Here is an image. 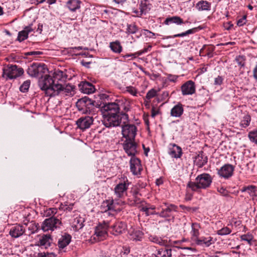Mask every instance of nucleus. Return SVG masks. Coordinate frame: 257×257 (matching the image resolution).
<instances>
[{
  "instance_id": "obj_1",
  "label": "nucleus",
  "mask_w": 257,
  "mask_h": 257,
  "mask_svg": "<svg viewBox=\"0 0 257 257\" xmlns=\"http://www.w3.org/2000/svg\"><path fill=\"white\" fill-rule=\"evenodd\" d=\"M122 103V100H116L114 102L106 103L101 107L102 122L106 127L119 126L118 115Z\"/></svg>"
},
{
  "instance_id": "obj_2",
  "label": "nucleus",
  "mask_w": 257,
  "mask_h": 257,
  "mask_svg": "<svg viewBox=\"0 0 257 257\" xmlns=\"http://www.w3.org/2000/svg\"><path fill=\"white\" fill-rule=\"evenodd\" d=\"M39 86L45 94L50 97L60 95L62 84L54 82L51 79V76L45 75L42 80L39 82Z\"/></svg>"
},
{
  "instance_id": "obj_3",
  "label": "nucleus",
  "mask_w": 257,
  "mask_h": 257,
  "mask_svg": "<svg viewBox=\"0 0 257 257\" xmlns=\"http://www.w3.org/2000/svg\"><path fill=\"white\" fill-rule=\"evenodd\" d=\"M212 182V178L210 175L207 173H203L197 176L195 182L189 181L187 184V188L193 191H198L200 189H205L209 187Z\"/></svg>"
},
{
  "instance_id": "obj_4",
  "label": "nucleus",
  "mask_w": 257,
  "mask_h": 257,
  "mask_svg": "<svg viewBox=\"0 0 257 257\" xmlns=\"http://www.w3.org/2000/svg\"><path fill=\"white\" fill-rule=\"evenodd\" d=\"M24 70L21 67H18L16 65L8 64L3 69L2 77L6 80L15 79L22 76Z\"/></svg>"
},
{
  "instance_id": "obj_5",
  "label": "nucleus",
  "mask_w": 257,
  "mask_h": 257,
  "mask_svg": "<svg viewBox=\"0 0 257 257\" xmlns=\"http://www.w3.org/2000/svg\"><path fill=\"white\" fill-rule=\"evenodd\" d=\"M130 182L127 178L124 175H121L118 179V182L114 188V193L118 198L123 197L124 194L126 192Z\"/></svg>"
},
{
  "instance_id": "obj_6",
  "label": "nucleus",
  "mask_w": 257,
  "mask_h": 257,
  "mask_svg": "<svg viewBox=\"0 0 257 257\" xmlns=\"http://www.w3.org/2000/svg\"><path fill=\"white\" fill-rule=\"evenodd\" d=\"M163 204L165 206L164 207L163 205H160L157 208L158 210H161V211L157 212V215L162 218L174 219V216L173 212L177 211V206L172 204H168L166 202L163 203Z\"/></svg>"
},
{
  "instance_id": "obj_7",
  "label": "nucleus",
  "mask_w": 257,
  "mask_h": 257,
  "mask_svg": "<svg viewBox=\"0 0 257 257\" xmlns=\"http://www.w3.org/2000/svg\"><path fill=\"white\" fill-rule=\"evenodd\" d=\"M137 127L134 124H126L121 126V133L125 140L135 141Z\"/></svg>"
},
{
  "instance_id": "obj_8",
  "label": "nucleus",
  "mask_w": 257,
  "mask_h": 257,
  "mask_svg": "<svg viewBox=\"0 0 257 257\" xmlns=\"http://www.w3.org/2000/svg\"><path fill=\"white\" fill-rule=\"evenodd\" d=\"M61 224V221L60 219L54 217H51L46 219L41 225V229L44 231L49 230L53 231L57 228H59Z\"/></svg>"
},
{
  "instance_id": "obj_9",
  "label": "nucleus",
  "mask_w": 257,
  "mask_h": 257,
  "mask_svg": "<svg viewBox=\"0 0 257 257\" xmlns=\"http://www.w3.org/2000/svg\"><path fill=\"white\" fill-rule=\"evenodd\" d=\"M110 220H104L102 222H99L95 228V234L98 237V239L102 240L107 234V229L109 226Z\"/></svg>"
},
{
  "instance_id": "obj_10",
  "label": "nucleus",
  "mask_w": 257,
  "mask_h": 257,
  "mask_svg": "<svg viewBox=\"0 0 257 257\" xmlns=\"http://www.w3.org/2000/svg\"><path fill=\"white\" fill-rule=\"evenodd\" d=\"M76 106L79 111H81L84 113L90 114L93 108V104L91 99L88 98L84 97L79 99L76 103Z\"/></svg>"
},
{
  "instance_id": "obj_11",
  "label": "nucleus",
  "mask_w": 257,
  "mask_h": 257,
  "mask_svg": "<svg viewBox=\"0 0 257 257\" xmlns=\"http://www.w3.org/2000/svg\"><path fill=\"white\" fill-rule=\"evenodd\" d=\"M130 170L133 174L134 175H141L143 170L141 160L136 157H132L130 161Z\"/></svg>"
},
{
  "instance_id": "obj_12",
  "label": "nucleus",
  "mask_w": 257,
  "mask_h": 257,
  "mask_svg": "<svg viewBox=\"0 0 257 257\" xmlns=\"http://www.w3.org/2000/svg\"><path fill=\"white\" fill-rule=\"evenodd\" d=\"M93 118L91 116H83L76 121V124L81 130H85L90 127L93 123Z\"/></svg>"
},
{
  "instance_id": "obj_13",
  "label": "nucleus",
  "mask_w": 257,
  "mask_h": 257,
  "mask_svg": "<svg viewBox=\"0 0 257 257\" xmlns=\"http://www.w3.org/2000/svg\"><path fill=\"white\" fill-rule=\"evenodd\" d=\"M181 91L183 95H192L195 93L196 85L192 80H188L183 84L181 87Z\"/></svg>"
},
{
  "instance_id": "obj_14",
  "label": "nucleus",
  "mask_w": 257,
  "mask_h": 257,
  "mask_svg": "<svg viewBox=\"0 0 257 257\" xmlns=\"http://www.w3.org/2000/svg\"><path fill=\"white\" fill-rule=\"evenodd\" d=\"M123 148L128 156L135 157L137 153V144L134 141L125 140L123 143Z\"/></svg>"
},
{
  "instance_id": "obj_15",
  "label": "nucleus",
  "mask_w": 257,
  "mask_h": 257,
  "mask_svg": "<svg viewBox=\"0 0 257 257\" xmlns=\"http://www.w3.org/2000/svg\"><path fill=\"white\" fill-rule=\"evenodd\" d=\"M234 170L232 165L225 164L218 170V174L222 178L228 179L232 176Z\"/></svg>"
},
{
  "instance_id": "obj_16",
  "label": "nucleus",
  "mask_w": 257,
  "mask_h": 257,
  "mask_svg": "<svg viewBox=\"0 0 257 257\" xmlns=\"http://www.w3.org/2000/svg\"><path fill=\"white\" fill-rule=\"evenodd\" d=\"M215 242V240L213 237L209 235L206 236H201L199 237L195 243L199 246L203 247H209L211 245L213 244Z\"/></svg>"
},
{
  "instance_id": "obj_17",
  "label": "nucleus",
  "mask_w": 257,
  "mask_h": 257,
  "mask_svg": "<svg viewBox=\"0 0 257 257\" xmlns=\"http://www.w3.org/2000/svg\"><path fill=\"white\" fill-rule=\"evenodd\" d=\"M111 233L114 235H119L126 229V224L122 221H117L111 227Z\"/></svg>"
},
{
  "instance_id": "obj_18",
  "label": "nucleus",
  "mask_w": 257,
  "mask_h": 257,
  "mask_svg": "<svg viewBox=\"0 0 257 257\" xmlns=\"http://www.w3.org/2000/svg\"><path fill=\"white\" fill-rule=\"evenodd\" d=\"M168 154L173 158H180L182 155V150L180 147L175 144H170L169 146Z\"/></svg>"
},
{
  "instance_id": "obj_19",
  "label": "nucleus",
  "mask_w": 257,
  "mask_h": 257,
  "mask_svg": "<svg viewBox=\"0 0 257 257\" xmlns=\"http://www.w3.org/2000/svg\"><path fill=\"white\" fill-rule=\"evenodd\" d=\"M207 157L202 151L198 152L194 159V163L198 168H202L207 163Z\"/></svg>"
},
{
  "instance_id": "obj_20",
  "label": "nucleus",
  "mask_w": 257,
  "mask_h": 257,
  "mask_svg": "<svg viewBox=\"0 0 257 257\" xmlns=\"http://www.w3.org/2000/svg\"><path fill=\"white\" fill-rule=\"evenodd\" d=\"M25 232V227L20 224H16L11 227L9 234L13 238H18L22 236Z\"/></svg>"
},
{
  "instance_id": "obj_21",
  "label": "nucleus",
  "mask_w": 257,
  "mask_h": 257,
  "mask_svg": "<svg viewBox=\"0 0 257 257\" xmlns=\"http://www.w3.org/2000/svg\"><path fill=\"white\" fill-rule=\"evenodd\" d=\"M80 91L86 94H91L94 92L95 88L90 83L86 81H82L79 84Z\"/></svg>"
},
{
  "instance_id": "obj_22",
  "label": "nucleus",
  "mask_w": 257,
  "mask_h": 257,
  "mask_svg": "<svg viewBox=\"0 0 257 257\" xmlns=\"http://www.w3.org/2000/svg\"><path fill=\"white\" fill-rule=\"evenodd\" d=\"M32 24L26 26L24 30L20 31L18 35L17 40L20 42L24 41L28 38L29 34L33 32Z\"/></svg>"
},
{
  "instance_id": "obj_23",
  "label": "nucleus",
  "mask_w": 257,
  "mask_h": 257,
  "mask_svg": "<svg viewBox=\"0 0 257 257\" xmlns=\"http://www.w3.org/2000/svg\"><path fill=\"white\" fill-rule=\"evenodd\" d=\"M82 2L80 0H68L65 4V7L71 12H75L81 8Z\"/></svg>"
},
{
  "instance_id": "obj_24",
  "label": "nucleus",
  "mask_w": 257,
  "mask_h": 257,
  "mask_svg": "<svg viewBox=\"0 0 257 257\" xmlns=\"http://www.w3.org/2000/svg\"><path fill=\"white\" fill-rule=\"evenodd\" d=\"M183 105L181 102H178L174 105L170 111L171 116L175 117H180L184 113Z\"/></svg>"
},
{
  "instance_id": "obj_25",
  "label": "nucleus",
  "mask_w": 257,
  "mask_h": 257,
  "mask_svg": "<svg viewBox=\"0 0 257 257\" xmlns=\"http://www.w3.org/2000/svg\"><path fill=\"white\" fill-rule=\"evenodd\" d=\"M67 75L65 73L61 70H56L51 76V79L54 82L61 83L63 82L67 79Z\"/></svg>"
},
{
  "instance_id": "obj_26",
  "label": "nucleus",
  "mask_w": 257,
  "mask_h": 257,
  "mask_svg": "<svg viewBox=\"0 0 257 257\" xmlns=\"http://www.w3.org/2000/svg\"><path fill=\"white\" fill-rule=\"evenodd\" d=\"M75 87L74 85L69 84L65 86L62 85V88L60 95L62 96H72L75 94Z\"/></svg>"
},
{
  "instance_id": "obj_27",
  "label": "nucleus",
  "mask_w": 257,
  "mask_h": 257,
  "mask_svg": "<svg viewBox=\"0 0 257 257\" xmlns=\"http://www.w3.org/2000/svg\"><path fill=\"white\" fill-rule=\"evenodd\" d=\"M42 69V66L40 64L34 63L28 69V74L32 77H38L40 71Z\"/></svg>"
},
{
  "instance_id": "obj_28",
  "label": "nucleus",
  "mask_w": 257,
  "mask_h": 257,
  "mask_svg": "<svg viewBox=\"0 0 257 257\" xmlns=\"http://www.w3.org/2000/svg\"><path fill=\"white\" fill-rule=\"evenodd\" d=\"M195 8L199 12H208L211 10V4L208 1L201 0L196 4Z\"/></svg>"
},
{
  "instance_id": "obj_29",
  "label": "nucleus",
  "mask_w": 257,
  "mask_h": 257,
  "mask_svg": "<svg viewBox=\"0 0 257 257\" xmlns=\"http://www.w3.org/2000/svg\"><path fill=\"white\" fill-rule=\"evenodd\" d=\"M152 5L150 3L149 0H141L139 4L140 12L141 13V16L144 14L146 15L151 9Z\"/></svg>"
},
{
  "instance_id": "obj_30",
  "label": "nucleus",
  "mask_w": 257,
  "mask_h": 257,
  "mask_svg": "<svg viewBox=\"0 0 257 257\" xmlns=\"http://www.w3.org/2000/svg\"><path fill=\"white\" fill-rule=\"evenodd\" d=\"M201 228V225L198 223H192L191 224V239L194 242L199 237V229Z\"/></svg>"
},
{
  "instance_id": "obj_31",
  "label": "nucleus",
  "mask_w": 257,
  "mask_h": 257,
  "mask_svg": "<svg viewBox=\"0 0 257 257\" xmlns=\"http://www.w3.org/2000/svg\"><path fill=\"white\" fill-rule=\"evenodd\" d=\"M152 257H172V250L171 249L160 248L157 249L152 255Z\"/></svg>"
},
{
  "instance_id": "obj_32",
  "label": "nucleus",
  "mask_w": 257,
  "mask_h": 257,
  "mask_svg": "<svg viewBox=\"0 0 257 257\" xmlns=\"http://www.w3.org/2000/svg\"><path fill=\"white\" fill-rule=\"evenodd\" d=\"M105 203L106 204L107 211L114 212L116 214L122 210V207L117 206L116 203L115 202L113 199L106 200Z\"/></svg>"
},
{
  "instance_id": "obj_33",
  "label": "nucleus",
  "mask_w": 257,
  "mask_h": 257,
  "mask_svg": "<svg viewBox=\"0 0 257 257\" xmlns=\"http://www.w3.org/2000/svg\"><path fill=\"white\" fill-rule=\"evenodd\" d=\"M71 236L68 234H65L59 238L58 242L60 248H64L67 246L71 241Z\"/></svg>"
},
{
  "instance_id": "obj_34",
  "label": "nucleus",
  "mask_w": 257,
  "mask_h": 257,
  "mask_svg": "<svg viewBox=\"0 0 257 257\" xmlns=\"http://www.w3.org/2000/svg\"><path fill=\"white\" fill-rule=\"evenodd\" d=\"M164 24L169 25L171 24L174 23L177 25H180L184 23L183 20L179 16H173L171 17L167 18L164 22Z\"/></svg>"
},
{
  "instance_id": "obj_35",
  "label": "nucleus",
  "mask_w": 257,
  "mask_h": 257,
  "mask_svg": "<svg viewBox=\"0 0 257 257\" xmlns=\"http://www.w3.org/2000/svg\"><path fill=\"white\" fill-rule=\"evenodd\" d=\"M84 219L80 216H76L71 222L72 227L75 230H78L83 226Z\"/></svg>"
},
{
  "instance_id": "obj_36",
  "label": "nucleus",
  "mask_w": 257,
  "mask_h": 257,
  "mask_svg": "<svg viewBox=\"0 0 257 257\" xmlns=\"http://www.w3.org/2000/svg\"><path fill=\"white\" fill-rule=\"evenodd\" d=\"M109 48L115 53L119 54L122 51V47L120 42L118 40L110 42L109 43Z\"/></svg>"
},
{
  "instance_id": "obj_37",
  "label": "nucleus",
  "mask_w": 257,
  "mask_h": 257,
  "mask_svg": "<svg viewBox=\"0 0 257 257\" xmlns=\"http://www.w3.org/2000/svg\"><path fill=\"white\" fill-rule=\"evenodd\" d=\"M52 239L50 235L45 234L39 239V243L41 246H44L45 248L49 247L52 242Z\"/></svg>"
},
{
  "instance_id": "obj_38",
  "label": "nucleus",
  "mask_w": 257,
  "mask_h": 257,
  "mask_svg": "<svg viewBox=\"0 0 257 257\" xmlns=\"http://www.w3.org/2000/svg\"><path fill=\"white\" fill-rule=\"evenodd\" d=\"M241 192H246L251 197H254L256 195V188L254 185H248L244 186L241 189Z\"/></svg>"
},
{
  "instance_id": "obj_39",
  "label": "nucleus",
  "mask_w": 257,
  "mask_h": 257,
  "mask_svg": "<svg viewBox=\"0 0 257 257\" xmlns=\"http://www.w3.org/2000/svg\"><path fill=\"white\" fill-rule=\"evenodd\" d=\"M202 28L199 26L197 28H193L192 29L188 30L187 31L180 33L178 34H175L173 36L171 37V38H176V37H183L184 36H186L187 35H188L189 34H194L198 31V30H201Z\"/></svg>"
},
{
  "instance_id": "obj_40",
  "label": "nucleus",
  "mask_w": 257,
  "mask_h": 257,
  "mask_svg": "<svg viewBox=\"0 0 257 257\" xmlns=\"http://www.w3.org/2000/svg\"><path fill=\"white\" fill-rule=\"evenodd\" d=\"M150 239L152 242L162 246H168L173 244L172 242L168 243L167 240L163 239L157 236H151Z\"/></svg>"
},
{
  "instance_id": "obj_41",
  "label": "nucleus",
  "mask_w": 257,
  "mask_h": 257,
  "mask_svg": "<svg viewBox=\"0 0 257 257\" xmlns=\"http://www.w3.org/2000/svg\"><path fill=\"white\" fill-rule=\"evenodd\" d=\"M118 121L119 125L121 124L125 125L128 123V115L125 113H121L120 115H118Z\"/></svg>"
},
{
  "instance_id": "obj_42",
  "label": "nucleus",
  "mask_w": 257,
  "mask_h": 257,
  "mask_svg": "<svg viewBox=\"0 0 257 257\" xmlns=\"http://www.w3.org/2000/svg\"><path fill=\"white\" fill-rule=\"evenodd\" d=\"M139 28L135 23L127 25L126 33L127 35H131L137 33L139 31Z\"/></svg>"
},
{
  "instance_id": "obj_43",
  "label": "nucleus",
  "mask_w": 257,
  "mask_h": 257,
  "mask_svg": "<svg viewBox=\"0 0 257 257\" xmlns=\"http://www.w3.org/2000/svg\"><path fill=\"white\" fill-rule=\"evenodd\" d=\"M251 121V117L249 115L246 114L243 116L240 122V125L243 128L248 126Z\"/></svg>"
},
{
  "instance_id": "obj_44",
  "label": "nucleus",
  "mask_w": 257,
  "mask_h": 257,
  "mask_svg": "<svg viewBox=\"0 0 257 257\" xmlns=\"http://www.w3.org/2000/svg\"><path fill=\"white\" fill-rule=\"evenodd\" d=\"M140 56L138 52L132 54H122L121 57L123 59V61L133 60L136 59L138 56Z\"/></svg>"
},
{
  "instance_id": "obj_45",
  "label": "nucleus",
  "mask_w": 257,
  "mask_h": 257,
  "mask_svg": "<svg viewBox=\"0 0 257 257\" xmlns=\"http://www.w3.org/2000/svg\"><path fill=\"white\" fill-rule=\"evenodd\" d=\"M39 228V224L34 222H31L29 224L28 230L30 234H33L37 231Z\"/></svg>"
},
{
  "instance_id": "obj_46",
  "label": "nucleus",
  "mask_w": 257,
  "mask_h": 257,
  "mask_svg": "<svg viewBox=\"0 0 257 257\" xmlns=\"http://www.w3.org/2000/svg\"><path fill=\"white\" fill-rule=\"evenodd\" d=\"M240 239L241 240L247 241L248 244L251 245L253 239V236L251 234L248 233L246 234L241 235L240 236Z\"/></svg>"
},
{
  "instance_id": "obj_47",
  "label": "nucleus",
  "mask_w": 257,
  "mask_h": 257,
  "mask_svg": "<svg viewBox=\"0 0 257 257\" xmlns=\"http://www.w3.org/2000/svg\"><path fill=\"white\" fill-rule=\"evenodd\" d=\"M248 136L251 142L257 144V129L250 132Z\"/></svg>"
},
{
  "instance_id": "obj_48",
  "label": "nucleus",
  "mask_w": 257,
  "mask_h": 257,
  "mask_svg": "<svg viewBox=\"0 0 257 257\" xmlns=\"http://www.w3.org/2000/svg\"><path fill=\"white\" fill-rule=\"evenodd\" d=\"M135 5V3L132 4V5L130 7V10L132 13L134 14L133 16L134 17H141V13L140 12L139 9H138L137 8H136Z\"/></svg>"
},
{
  "instance_id": "obj_49",
  "label": "nucleus",
  "mask_w": 257,
  "mask_h": 257,
  "mask_svg": "<svg viewBox=\"0 0 257 257\" xmlns=\"http://www.w3.org/2000/svg\"><path fill=\"white\" fill-rule=\"evenodd\" d=\"M128 202L131 206H134L137 204H139L141 202L140 198L138 196H133L132 198L128 199Z\"/></svg>"
},
{
  "instance_id": "obj_50",
  "label": "nucleus",
  "mask_w": 257,
  "mask_h": 257,
  "mask_svg": "<svg viewBox=\"0 0 257 257\" xmlns=\"http://www.w3.org/2000/svg\"><path fill=\"white\" fill-rule=\"evenodd\" d=\"M231 230L229 228L225 227L221 228V229L217 230V234L219 235L222 236L229 234L231 233Z\"/></svg>"
},
{
  "instance_id": "obj_51",
  "label": "nucleus",
  "mask_w": 257,
  "mask_h": 257,
  "mask_svg": "<svg viewBox=\"0 0 257 257\" xmlns=\"http://www.w3.org/2000/svg\"><path fill=\"white\" fill-rule=\"evenodd\" d=\"M73 203H70L69 204H61L60 207V209H62L64 211L70 212L73 209Z\"/></svg>"
},
{
  "instance_id": "obj_52",
  "label": "nucleus",
  "mask_w": 257,
  "mask_h": 257,
  "mask_svg": "<svg viewBox=\"0 0 257 257\" xmlns=\"http://www.w3.org/2000/svg\"><path fill=\"white\" fill-rule=\"evenodd\" d=\"M235 61L239 66L241 67H244L245 63V57L244 56H238L236 57Z\"/></svg>"
},
{
  "instance_id": "obj_53",
  "label": "nucleus",
  "mask_w": 257,
  "mask_h": 257,
  "mask_svg": "<svg viewBox=\"0 0 257 257\" xmlns=\"http://www.w3.org/2000/svg\"><path fill=\"white\" fill-rule=\"evenodd\" d=\"M30 85V81H25L22 85L20 87V90L22 92H27Z\"/></svg>"
},
{
  "instance_id": "obj_54",
  "label": "nucleus",
  "mask_w": 257,
  "mask_h": 257,
  "mask_svg": "<svg viewBox=\"0 0 257 257\" xmlns=\"http://www.w3.org/2000/svg\"><path fill=\"white\" fill-rule=\"evenodd\" d=\"M157 94V91L152 88L147 93L146 97L147 99H151V98L155 97Z\"/></svg>"
},
{
  "instance_id": "obj_55",
  "label": "nucleus",
  "mask_w": 257,
  "mask_h": 257,
  "mask_svg": "<svg viewBox=\"0 0 257 257\" xmlns=\"http://www.w3.org/2000/svg\"><path fill=\"white\" fill-rule=\"evenodd\" d=\"M217 190L223 196L228 197L229 196V191L224 187H218Z\"/></svg>"
},
{
  "instance_id": "obj_56",
  "label": "nucleus",
  "mask_w": 257,
  "mask_h": 257,
  "mask_svg": "<svg viewBox=\"0 0 257 257\" xmlns=\"http://www.w3.org/2000/svg\"><path fill=\"white\" fill-rule=\"evenodd\" d=\"M126 91L133 96H136L138 93L137 89L132 86H127Z\"/></svg>"
},
{
  "instance_id": "obj_57",
  "label": "nucleus",
  "mask_w": 257,
  "mask_h": 257,
  "mask_svg": "<svg viewBox=\"0 0 257 257\" xmlns=\"http://www.w3.org/2000/svg\"><path fill=\"white\" fill-rule=\"evenodd\" d=\"M57 212V209L56 208H49L46 211V214L47 216H52L54 217V215Z\"/></svg>"
},
{
  "instance_id": "obj_58",
  "label": "nucleus",
  "mask_w": 257,
  "mask_h": 257,
  "mask_svg": "<svg viewBox=\"0 0 257 257\" xmlns=\"http://www.w3.org/2000/svg\"><path fill=\"white\" fill-rule=\"evenodd\" d=\"M167 79H165V82H166L167 80H168L170 82H175L177 81V80L178 78V76L177 75H172L171 74H167Z\"/></svg>"
},
{
  "instance_id": "obj_59",
  "label": "nucleus",
  "mask_w": 257,
  "mask_h": 257,
  "mask_svg": "<svg viewBox=\"0 0 257 257\" xmlns=\"http://www.w3.org/2000/svg\"><path fill=\"white\" fill-rule=\"evenodd\" d=\"M179 207L185 212H194L197 210V208H193L184 205H180Z\"/></svg>"
},
{
  "instance_id": "obj_60",
  "label": "nucleus",
  "mask_w": 257,
  "mask_h": 257,
  "mask_svg": "<svg viewBox=\"0 0 257 257\" xmlns=\"http://www.w3.org/2000/svg\"><path fill=\"white\" fill-rule=\"evenodd\" d=\"M246 22V16L244 15L241 18L237 21V25L241 27L244 25Z\"/></svg>"
},
{
  "instance_id": "obj_61",
  "label": "nucleus",
  "mask_w": 257,
  "mask_h": 257,
  "mask_svg": "<svg viewBox=\"0 0 257 257\" xmlns=\"http://www.w3.org/2000/svg\"><path fill=\"white\" fill-rule=\"evenodd\" d=\"M161 113L160 109L153 106L151 109V116L154 118L157 115Z\"/></svg>"
},
{
  "instance_id": "obj_62",
  "label": "nucleus",
  "mask_w": 257,
  "mask_h": 257,
  "mask_svg": "<svg viewBox=\"0 0 257 257\" xmlns=\"http://www.w3.org/2000/svg\"><path fill=\"white\" fill-rule=\"evenodd\" d=\"M45 252H31L29 257H45Z\"/></svg>"
},
{
  "instance_id": "obj_63",
  "label": "nucleus",
  "mask_w": 257,
  "mask_h": 257,
  "mask_svg": "<svg viewBox=\"0 0 257 257\" xmlns=\"http://www.w3.org/2000/svg\"><path fill=\"white\" fill-rule=\"evenodd\" d=\"M223 78L222 76H218L214 79V84L215 85H221L223 83Z\"/></svg>"
},
{
  "instance_id": "obj_64",
  "label": "nucleus",
  "mask_w": 257,
  "mask_h": 257,
  "mask_svg": "<svg viewBox=\"0 0 257 257\" xmlns=\"http://www.w3.org/2000/svg\"><path fill=\"white\" fill-rule=\"evenodd\" d=\"M152 46L151 45L148 46L147 47L144 48L142 50L138 51V53L139 55H141L142 54L147 53L148 51H150L152 48Z\"/></svg>"
}]
</instances>
